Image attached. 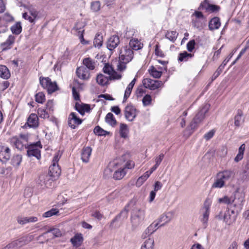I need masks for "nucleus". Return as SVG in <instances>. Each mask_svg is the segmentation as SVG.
Returning a JSON list of instances; mask_svg holds the SVG:
<instances>
[{
	"mask_svg": "<svg viewBox=\"0 0 249 249\" xmlns=\"http://www.w3.org/2000/svg\"><path fill=\"white\" fill-rule=\"evenodd\" d=\"M42 148V145L40 141L30 144L27 146V154L28 157H35L37 160L41 158L40 149Z\"/></svg>",
	"mask_w": 249,
	"mask_h": 249,
	"instance_id": "nucleus-4",
	"label": "nucleus"
},
{
	"mask_svg": "<svg viewBox=\"0 0 249 249\" xmlns=\"http://www.w3.org/2000/svg\"><path fill=\"white\" fill-rule=\"evenodd\" d=\"M61 171L60 167L58 164H52L49 169L48 174L53 179L59 177L61 174Z\"/></svg>",
	"mask_w": 249,
	"mask_h": 249,
	"instance_id": "nucleus-17",
	"label": "nucleus"
},
{
	"mask_svg": "<svg viewBox=\"0 0 249 249\" xmlns=\"http://www.w3.org/2000/svg\"><path fill=\"white\" fill-rule=\"evenodd\" d=\"M10 151L8 147L0 145V160L2 162H6L8 160L11 156Z\"/></svg>",
	"mask_w": 249,
	"mask_h": 249,
	"instance_id": "nucleus-15",
	"label": "nucleus"
},
{
	"mask_svg": "<svg viewBox=\"0 0 249 249\" xmlns=\"http://www.w3.org/2000/svg\"><path fill=\"white\" fill-rule=\"evenodd\" d=\"M133 55V50L127 45L122 47L119 52L117 70L120 71L124 70L126 68V64L132 60Z\"/></svg>",
	"mask_w": 249,
	"mask_h": 249,
	"instance_id": "nucleus-1",
	"label": "nucleus"
},
{
	"mask_svg": "<svg viewBox=\"0 0 249 249\" xmlns=\"http://www.w3.org/2000/svg\"><path fill=\"white\" fill-rule=\"evenodd\" d=\"M129 130L127 124L121 123L120 126L119 133L121 137L126 138L127 137Z\"/></svg>",
	"mask_w": 249,
	"mask_h": 249,
	"instance_id": "nucleus-38",
	"label": "nucleus"
},
{
	"mask_svg": "<svg viewBox=\"0 0 249 249\" xmlns=\"http://www.w3.org/2000/svg\"><path fill=\"white\" fill-rule=\"evenodd\" d=\"M218 202L219 203H223L227 204H230L232 203V198H229L227 196H225L222 198H219Z\"/></svg>",
	"mask_w": 249,
	"mask_h": 249,
	"instance_id": "nucleus-63",
	"label": "nucleus"
},
{
	"mask_svg": "<svg viewBox=\"0 0 249 249\" xmlns=\"http://www.w3.org/2000/svg\"><path fill=\"white\" fill-rule=\"evenodd\" d=\"M142 84L145 88L154 90L161 87L163 83L161 81L144 78L142 80Z\"/></svg>",
	"mask_w": 249,
	"mask_h": 249,
	"instance_id": "nucleus-7",
	"label": "nucleus"
},
{
	"mask_svg": "<svg viewBox=\"0 0 249 249\" xmlns=\"http://www.w3.org/2000/svg\"><path fill=\"white\" fill-rule=\"evenodd\" d=\"M38 220V218L36 216L24 217L22 216H18L17 218L18 223L22 225H24L29 223L36 222Z\"/></svg>",
	"mask_w": 249,
	"mask_h": 249,
	"instance_id": "nucleus-18",
	"label": "nucleus"
},
{
	"mask_svg": "<svg viewBox=\"0 0 249 249\" xmlns=\"http://www.w3.org/2000/svg\"><path fill=\"white\" fill-rule=\"evenodd\" d=\"M217 177L225 183L226 181L230 180L233 177V173L231 170H224L218 173Z\"/></svg>",
	"mask_w": 249,
	"mask_h": 249,
	"instance_id": "nucleus-19",
	"label": "nucleus"
},
{
	"mask_svg": "<svg viewBox=\"0 0 249 249\" xmlns=\"http://www.w3.org/2000/svg\"><path fill=\"white\" fill-rule=\"evenodd\" d=\"M221 25L220 18L218 17H214L212 18L209 23V28L211 31L218 29Z\"/></svg>",
	"mask_w": 249,
	"mask_h": 249,
	"instance_id": "nucleus-27",
	"label": "nucleus"
},
{
	"mask_svg": "<svg viewBox=\"0 0 249 249\" xmlns=\"http://www.w3.org/2000/svg\"><path fill=\"white\" fill-rule=\"evenodd\" d=\"M173 213L172 212L162 214L157 221V223H159V227L163 226L169 222L173 218Z\"/></svg>",
	"mask_w": 249,
	"mask_h": 249,
	"instance_id": "nucleus-16",
	"label": "nucleus"
},
{
	"mask_svg": "<svg viewBox=\"0 0 249 249\" xmlns=\"http://www.w3.org/2000/svg\"><path fill=\"white\" fill-rule=\"evenodd\" d=\"M150 176V175L146 171L142 176L138 178L136 183V186H141Z\"/></svg>",
	"mask_w": 249,
	"mask_h": 249,
	"instance_id": "nucleus-46",
	"label": "nucleus"
},
{
	"mask_svg": "<svg viewBox=\"0 0 249 249\" xmlns=\"http://www.w3.org/2000/svg\"><path fill=\"white\" fill-rule=\"evenodd\" d=\"M27 124L31 128H37L39 124L38 118L37 115L35 113L31 114L28 118Z\"/></svg>",
	"mask_w": 249,
	"mask_h": 249,
	"instance_id": "nucleus-20",
	"label": "nucleus"
},
{
	"mask_svg": "<svg viewBox=\"0 0 249 249\" xmlns=\"http://www.w3.org/2000/svg\"><path fill=\"white\" fill-rule=\"evenodd\" d=\"M104 73L110 75L114 71L112 66L109 64H106L103 69Z\"/></svg>",
	"mask_w": 249,
	"mask_h": 249,
	"instance_id": "nucleus-56",
	"label": "nucleus"
},
{
	"mask_svg": "<svg viewBox=\"0 0 249 249\" xmlns=\"http://www.w3.org/2000/svg\"><path fill=\"white\" fill-rule=\"evenodd\" d=\"M220 9V7L218 5L210 4L209 8L207 12L214 13L218 12Z\"/></svg>",
	"mask_w": 249,
	"mask_h": 249,
	"instance_id": "nucleus-61",
	"label": "nucleus"
},
{
	"mask_svg": "<svg viewBox=\"0 0 249 249\" xmlns=\"http://www.w3.org/2000/svg\"><path fill=\"white\" fill-rule=\"evenodd\" d=\"M215 133V131L214 129H212L206 133L204 135L203 137L206 140V141H208L213 137Z\"/></svg>",
	"mask_w": 249,
	"mask_h": 249,
	"instance_id": "nucleus-62",
	"label": "nucleus"
},
{
	"mask_svg": "<svg viewBox=\"0 0 249 249\" xmlns=\"http://www.w3.org/2000/svg\"><path fill=\"white\" fill-rule=\"evenodd\" d=\"M194 56V54L184 51L178 54V62H186Z\"/></svg>",
	"mask_w": 249,
	"mask_h": 249,
	"instance_id": "nucleus-30",
	"label": "nucleus"
},
{
	"mask_svg": "<svg viewBox=\"0 0 249 249\" xmlns=\"http://www.w3.org/2000/svg\"><path fill=\"white\" fill-rule=\"evenodd\" d=\"M10 77L8 69L5 66L0 65V77L3 79H8Z\"/></svg>",
	"mask_w": 249,
	"mask_h": 249,
	"instance_id": "nucleus-33",
	"label": "nucleus"
},
{
	"mask_svg": "<svg viewBox=\"0 0 249 249\" xmlns=\"http://www.w3.org/2000/svg\"><path fill=\"white\" fill-rule=\"evenodd\" d=\"M103 42V36L101 33L96 34L94 39L93 44L95 47L100 48L102 46Z\"/></svg>",
	"mask_w": 249,
	"mask_h": 249,
	"instance_id": "nucleus-41",
	"label": "nucleus"
},
{
	"mask_svg": "<svg viewBox=\"0 0 249 249\" xmlns=\"http://www.w3.org/2000/svg\"><path fill=\"white\" fill-rule=\"evenodd\" d=\"M229 59L227 60L225 59L222 64L219 66V67L217 68L216 71L214 72L213 76H212V81L214 80L222 72L223 70L224 69L225 66L227 65V63L229 62Z\"/></svg>",
	"mask_w": 249,
	"mask_h": 249,
	"instance_id": "nucleus-29",
	"label": "nucleus"
},
{
	"mask_svg": "<svg viewBox=\"0 0 249 249\" xmlns=\"http://www.w3.org/2000/svg\"><path fill=\"white\" fill-rule=\"evenodd\" d=\"M243 112L241 110H238L237 114L234 117V125L236 126H240L241 124L243 122L242 119Z\"/></svg>",
	"mask_w": 249,
	"mask_h": 249,
	"instance_id": "nucleus-42",
	"label": "nucleus"
},
{
	"mask_svg": "<svg viewBox=\"0 0 249 249\" xmlns=\"http://www.w3.org/2000/svg\"><path fill=\"white\" fill-rule=\"evenodd\" d=\"M91 152L92 149L90 147L87 146L83 148L81 152V160L84 162L88 163L89 161Z\"/></svg>",
	"mask_w": 249,
	"mask_h": 249,
	"instance_id": "nucleus-22",
	"label": "nucleus"
},
{
	"mask_svg": "<svg viewBox=\"0 0 249 249\" xmlns=\"http://www.w3.org/2000/svg\"><path fill=\"white\" fill-rule=\"evenodd\" d=\"M59 213V211L54 208H53L50 210L42 214V217L44 218H47L51 217L53 215H56Z\"/></svg>",
	"mask_w": 249,
	"mask_h": 249,
	"instance_id": "nucleus-50",
	"label": "nucleus"
},
{
	"mask_svg": "<svg viewBox=\"0 0 249 249\" xmlns=\"http://www.w3.org/2000/svg\"><path fill=\"white\" fill-rule=\"evenodd\" d=\"M152 101L151 96L149 94H146L142 100L143 106H149Z\"/></svg>",
	"mask_w": 249,
	"mask_h": 249,
	"instance_id": "nucleus-57",
	"label": "nucleus"
},
{
	"mask_svg": "<svg viewBox=\"0 0 249 249\" xmlns=\"http://www.w3.org/2000/svg\"><path fill=\"white\" fill-rule=\"evenodd\" d=\"M36 101L38 103L42 104L45 100L44 94L42 92H39L36 94L35 96Z\"/></svg>",
	"mask_w": 249,
	"mask_h": 249,
	"instance_id": "nucleus-54",
	"label": "nucleus"
},
{
	"mask_svg": "<svg viewBox=\"0 0 249 249\" xmlns=\"http://www.w3.org/2000/svg\"><path fill=\"white\" fill-rule=\"evenodd\" d=\"M117 164L116 163H110L109 166L107 167L104 172V175L105 178H109L113 175L112 173L114 171V166H117Z\"/></svg>",
	"mask_w": 249,
	"mask_h": 249,
	"instance_id": "nucleus-32",
	"label": "nucleus"
},
{
	"mask_svg": "<svg viewBox=\"0 0 249 249\" xmlns=\"http://www.w3.org/2000/svg\"><path fill=\"white\" fill-rule=\"evenodd\" d=\"M106 122L112 127L115 126L117 124V121L112 113H108L105 118Z\"/></svg>",
	"mask_w": 249,
	"mask_h": 249,
	"instance_id": "nucleus-37",
	"label": "nucleus"
},
{
	"mask_svg": "<svg viewBox=\"0 0 249 249\" xmlns=\"http://www.w3.org/2000/svg\"><path fill=\"white\" fill-rule=\"evenodd\" d=\"M11 31L13 34L18 35L22 31V27L20 22H17L12 25L10 28Z\"/></svg>",
	"mask_w": 249,
	"mask_h": 249,
	"instance_id": "nucleus-43",
	"label": "nucleus"
},
{
	"mask_svg": "<svg viewBox=\"0 0 249 249\" xmlns=\"http://www.w3.org/2000/svg\"><path fill=\"white\" fill-rule=\"evenodd\" d=\"M28 137L27 135L21 134L19 137H13L10 139V142L19 150H22L24 148H27L29 144L28 143Z\"/></svg>",
	"mask_w": 249,
	"mask_h": 249,
	"instance_id": "nucleus-3",
	"label": "nucleus"
},
{
	"mask_svg": "<svg viewBox=\"0 0 249 249\" xmlns=\"http://www.w3.org/2000/svg\"><path fill=\"white\" fill-rule=\"evenodd\" d=\"M116 166H114V171L113 174V178L115 180H120L122 179L126 174L127 171L125 170V168H119L116 169Z\"/></svg>",
	"mask_w": 249,
	"mask_h": 249,
	"instance_id": "nucleus-25",
	"label": "nucleus"
},
{
	"mask_svg": "<svg viewBox=\"0 0 249 249\" xmlns=\"http://www.w3.org/2000/svg\"><path fill=\"white\" fill-rule=\"evenodd\" d=\"M76 73L78 78L83 80H87L90 77L89 71L84 66L77 68Z\"/></svg>",
	"mask_w": 249,
	"mask_h": 249,
	"instance_id": "nucleus-14",
	"label": "nucleus"
},
{
	"mask_svg": "<svg viewBox=\"0 0 249 249\" xmlns=\"http://www.w3.org/2000/svg\"><path fill=\"white\" fill-rule=\"evenodd\" d=\"M34 238V236L32 234H27L20 238L15 240L18 247L19 249L23 247L24 246L28 244L29 242L32 241Z\"/></svg>",
	"mask_w": 249,
	"mask_h": 249,
	"instance_id": "nucleus-13",
	"label": "nucleus"
},
{
	"mask_svg": "<svg viewBox=\"0 0 249 249\" xmlns=\"http://www.w3.org/2000/svg\"><path fill=\"white\" fill-rule=\"evenodd\" d=\"M22 157L21 155L17 154L14 155L11 160V164L14 167L18 168L22 161Z\"/></svg>",
	"mask_w": 249,
	"mask_h": 249,
	"instance_id": "nucleus-34",
	"label": "nucleus"
},
{
	"mask_svg": "<svg viewBox=\"0 0 249 249\" xmlns=\"http://www.w3.org/2000/svg\"><path fill=\"white\" fill-rule=\"evenodd\" d=\"M94 133L98 136H106L108 132L104 130L99 126H96L94 129Z\"/></svg>",
	"mask_w": 249,
	"mask_h": 249,
	"instance_id": "nucleus-53",
	"label": "nucleus"
},
{
	"mask_svg": "<svg viewBox=\"0 0 249 249\" xmlns=\"http://www.w3.org/2000/svg\"><path fill=\"white\" fill-rule=\"evenodd\" d=\"M83 241V237L81 233H76L71 239L72 245L76 247L80 246Z\"/></svg>",
	"mask_w": 249,
	"mask_h": 249,
	"instance_id": "nucleus-28",
	"label": "nucleus"
},
{
	"mask_svg": "<svg viewBox=\"0 0 249 249\" xmlns=\"http://www.w3.org/2000/svg\"><path fill=\"white\" fill-rule=\"evenodd\" d=\"M150 74L155 78H160L162 74V72L157 70V69L154 67L151 66L150 69L149 70Z\"/></svg>",
	"mask_w": 249,
	"mask_h": 249,
	"instance_id": "nucleus-47",
	"label": "nucleus"
},
{
	"mask_svg": "<svg viewBox=\"0 0 249 249\" xmlns=\"http://www.w3.org/2000/svg\"><path fill=\"white\" fill-rule=\"evenodd\" d=\"M91 9L94 12H97L100 9L101 3L99 1H94L91 3Z\"/></svg>",
	"mask_w": 249,
	"mask_h": 249,
	"instance_id": "nucleus-58",
	"label": "nucleus"
},
{
	"mask_svg": "<svg viewBox=\"0 0 249 249\" xmlns=\"http://www.w3.org/2000/svg\"><path fill=\"white\" fill-rule=\"evenodd\" d=\"M84 27V24L82 22H77L73 27V30H75L77 32L78 34L82 33V31L83 30V28Z\"/></svg>",
	"mask_w": 249,
	"mask_h": 249,
	"instance_id": "nucleus-59",
	"label": "nucleus"
},
{
	"mask_svg": "<svg viewBox=\"0 0 249 249\" xmlns=\"http://www.w3.org/2000/svg\"><path fill=\"white\" fill-rule=\"evenodd\" d=\"M245 195L243 192H236L234 194V199H232V203H234V207L237 213L241 212L245 201Z\"/></svg>",
	"mask_w": 249,
	"mask_h": 249,
	"instance_id": "nucleus-5",
	"label": "nucleus"
},
{
	"mask_svg": "<svg viewBox=\"0 0 249 249\" xmlns=\"http://www.w3.org/2000/svg\"><path fill=\"white\" fill-rule=\"evenodd\" d=\"M159 223H157V221H154L145 230V234L148 235H151L158 229L159 227Z\"/></svg>",
	"mask_w": 249,
	"mask_h": 249,
	"instance_id": "nucleus-35",
	"label": "nucleus"
},
{
	"mask_svg": "<svg viewBox=\"0 0 249 249\" xmlns=\"http://www.w3.org/2000/svg\"><path fill=\"white\" fill-rule=\"evenodd\" d=\"M127 46L132 50L137 51L142 48L143 44L137 38H132Z\"/></svg>",
	"mask_w": 249,
	"mask_h": 249,
	"instance_id": "nucleus-26",
	"label": "nucleus"
},
{
	"mask_svg": "<svg viewBox=\"0 0 249 249\" xmlns=\"http://www.w3.org/2000/svg\"><path fill=\"white\" fill-rule=\"evenodd\" d=\"M37 113L38 116L43 119L49 118L50 117L49 113L46 109L39 108L37 109Z\"/></svg>",
	"mask_w": 249,
	"mask_h": 249,
	"instance_id": "nucleus-48",
	"label": "nucleus"
},
{
	"mask_svg": "<svg viewBox=\"0 0 249 249\" xmlns=\"http://www.w3.org/2000/svg\"><path fill=\"white\" fill-rule=\"evenodd\" d=\"M224 181L220 179V178L217 177V178L213 184L212 186V188H221L225 185Z\"/></svg>",
	"mask_w": 249,
	"mask_h": 249,
	"instance_id": "nucleus-52",
	"label": "nucleus"
},
{
	"mask_svg": "<svg viewBox=\"0 0 249 249\" xmlns=\"http://www.w3.org/2000/svg\"><path fill=\"white\" fill-rule=\"evenodd\" d=\"M15 40V37L13 35L9 36L6 40L1 44V48L3 51L10 49Z\"/></svg>",
	"mask_w": 249,
	"mask_h": 249,
	"instance_id": "nucleus-23",
	"label": "nucleus"
},
{
	"mask_svg": "<svg viewBox=\"0 0 249 249\" xmlns=\"http://www.w3.org/2000/svg\"><path fill=\"white\" fill-rule=\"evenodd\" d=\"M209 110V106L205 105L204 106L198 111V112L196 114L195 118V121L196 120L198 122H201L205 117V114L208 112Z\"/></svg>",
	"mask_w": 249,
	"mask_h": 249,
	"instance_id": "nucleus-24",
	"label": "nucleus"
},
{
	"mask_svg": "<svg viewBox=\"0 0 249 249\" xmlns=\"http://www.w3.org/2000/svg\"><path fill=\"white\" fill-rule=\"evenodd\" d=\"M51 232L55 237H58L61 236V231L59 229L54 228L48 230L44 234Z\"/></svg>",
	"mask_w": 249,
	"mask_h": 249,
	"instance_id": "nucleus-55",
	"label": "nucleus"
},
{
	"mask_svg": "<svg viewBox=\"0 0 249 249\" xmlns=\"http://www.w3.org/2000/svg\"><path fill=\"white\" fill-rule=\"evenodd\" d=\"M51 81V79L49 77H39V83L42 88L46 89L47 88L48 85Z\"/></svg>",
	"mask_w": 249,
	"mask_h": 249,
	"instance_id": "nucleus-49",
	"label": "nucleus"
},
{
	"mask_svg": "<svg viewBox=\"0 0 249 249\" xmlns=\"http://www.w3.org/2000/svg\"><path fill=\"white\" fill-rule=\"evenodd\" d=\"M210 4L208 0H204L200 3L198 7V10H205V12H207Z\"/></svg>",
	"mask_w": 249,
	"mask_h": 249,
	"instance_id": "nucleus-51",
	"label": "nucleus"
},
{
	"mask_svg": "<svg viewBox=\"0 0 249 249\" xmlns=\"http://www.w3.org/2000/svg\"><path fill=\"white\" fill-rule=\"evenodd\" d=\"M54 104L52 100H48L46 104V109L50 112L53 111Z\"/></svg>",
	"mask_w": 249,
	"mask_h": 249,
	"instance_id": "nucleus-64",
	"label": "nucleus"
},
{
	"mask_svg": "<svg viewBox=\"0 0 249 249\" xmlns=\"http://www.w3.org/2000/svg\"><path fill=\"white\" fill-rule=\"evenodd\" d=\"M58 87L56 82L55 81L52 82V81L50 82L47 88L46 89L49 94H51L55 92L58 90Z\"/></svg>",
	"mask_w": 249,
	"mask_h": 249,
	"instance_id": "nucleus-45",
	"label": "nucleus"
},
{
	"mask_svg": "<svg viewBox=\"0 0 249 249\" xmlns=\"http://www.w3.org/2000/svg\"><path fill=\"white\" fill-rule=\"evenodd\" d=\"M196 45V42L194 39H192L190 40L187 43V49L189 52H192L195 48V46Z\"/></svg>",
	"mask_w": 249,
	"mask_h": 249,
	"instance_id": "nucleus-60",
	"label": "nucleus"
},
{
	"mask_svg": "<svg viewBox=\"0 0 249 249\" xmlns=\"http://www.w3.org/2000/svg\"><path fill=\"white\" fill-rule=\"evenodd\" d=\"M154 241L152 238L146 239L141 246V249H154Z\"/></svg>",
	"mask_w": 249,
	"mask_h": 249,
	"instance_id": "nucleus-39",
	"label": "nucleus"
},
{
	"mask_svg": "<svg viewBox=\"0 0 249 249\" xmlns=\"http://www.w3.org/2000/svg\"><path fill=\"white\" fill-rule=\"evenodd\" d=\"M211 205V202L208 199L206 200L204 202V207L203 208V216L201 219V222L203 223L205 227H206L210 213Z\"/></svg>",
	"mask_w": 249,
	"mask_h": 249,
	"instance_id": "nucleus-10",
	"label": "nucleus"
},
{
	"mask_svg": "<svg viewBox=\"0 0 249 249\" xmlns=\"http://www.w3.org/2000/svg\"><path fill=\"white\" fill-rule=\"evenodd\" d=\"M145 217L144 211L135 208L133 210L131 213V222L132 227L136 228L142 224Z\"/></svg>",
	"mask_w": 249,
	"mask_h": 249,
	"instance_id": "nucleus-2",
	"label": "nucleus"
},
{
	"mask_svg": "<svg viewBox=\"0 0 249 249\" xmlns=\"http://www.w3.org/2000/svg\"><path fill=\"white\" fill-rule=\"evenodd\" d=\"M82 120L78 117L74 112H71L68 118V125L71 129H75L76 125H80L82 123Z\"/></svg>",
	"mask_w": 249,
	"mask_h": 249,
	"instance_id": "nucleus-9",
	"label": "nucleus"
},
{
	"mask_svg": "<svg viewBox=\"0 0 249 249\" xmlns=\"http://www.w3.org/2000/svg\"><path fill=\"white\" fill-rule=\"evenodd\" d=\"M109 80V77H107L103 74H99L96 77V81L101 86H105L108 83Z\"/></svg>",
	"mask_w": 249,
	"mask_h": 249,
	"instance_id": "nucleus-36",
	"label": "nucleus"
},
{
	"mask_svg": "<svg viewBox=\"0 0 249 249\" xmlns=\"http://www.w3.org/2000/svg\"><path fill=\"white\" fill-rule=\"evenodd\" d=\"M231 213H234V211H231L227 208L224 211L220 212L216 217L219 220H223L227 224H230L231 220Z\"/></svg>",
	"mask_w": 249,
	"mask_h": 249,
	"instance_id": "nucleus-8",
	"label": "nucleus"
},
{
	"mask_svg": "<svg viewBox=\"0 0 249 249\" xmlns=\"http://www.w3.org/2000/svg\"><path fill=\"white\" fill-rule=\"evenodd\" d=\"M53 180V179L47 173H43L39 176L37 182L41 186L44 185L49 187Z\"/></svg>",
	"mask_w": 249,
	"mask_h": 249,
	"instance_id": "nucleus-11",
	"label": "nucleus"
},
{
	"mask_svg": "<svg viewBox=\"0 0 249 249\" xmlns=\"http://www.w3.org/2000/svg\"><path fill=\"white\" fill-rule=\"evenodd\" d=\"M128 211L127 207H125L121 213L111 221L110 226L113 228V224L120 219H121L122 220L126 219L128 216Z\"/></svg>",
	"mask_w": 249,
	"mask_h": 249,
	"instance_id": "nucleus-21",
	"label": "nucleus"
},
{
	"mask_svg": "<svg viewBox=\"0 0 249 249\" xmlns=\"http://www.w3.org/2000/svg\"><path fill=\"white\" fill-rule=\"evenodd\" d=\"M137 109L131 104L127 105L124 108V117L129 122H132L134 120L137 115Z\"/></svg>",
	"mask_w": 249,
	"mask_h": 249,
	"instance_id": "nucleus-6",
	"label": "nucleus"
},
{
	"mask_svg": "<svg viewBox=\"0 0 249 249\" xmlns=\"http://www.w3.org/2000/svg\"><path fill=\"white\" fill-rule=\"evenodd\" d=\"M83 63L88 70H93L95 69V62L89 57L85 58L83 59Z\"/></svg>",
	"mask_w": 249,
	"mask_h": 249,
	"instance_id": "nucleus-31",
	"label": "nucleus"
},
{
	"mask_svg": "<svg viewBox=\"0 0 249 249\" xmlns=\"http://www.w3.org/2000/svg\"><path fill=\"white\" fill-rule=\"evenodd\" d=\"M120 38L118 36H111L108 39L107 43V48L110 51L114 50L120 43Z\"/></svg>",
	"mask_w": 249,
	"mask_h": 249,
	"instance_id": "nucleus-12",
	"label": "nucleus"
},
{
	"mask_svg": "<svg viewBox=\"0 0 249 249\" xmlns=\"http://www.w3.org/2000/svg\"><path fill=\"white\" fill-rule=\"evenodd\" d=\"M245 149V144H242L239 147V149H238V153L234 158V161L236 162H238L243 159Z\"/></svg>",
	"mask_w": 249,
	"mask_h": 249,
	"instance_id": "nucleus-40",
	"label": "nucleus"
},
{
	"mask_svg": "<svg viewBox=\"0 0 249 249\" xmlns=\"http://www.w3.org/2000/svg\"><path fill=\"white\" fill-rule=\"evenodd\" d=\"M178 34L175 31H167L165 34V37L172 42L176 40Z\"/></svg>",
	"mask_w": 249,
	"mask_h": 249,
	"instance_id": "nucleus-44",
	"label": "nucleus"
}]
</instances>
